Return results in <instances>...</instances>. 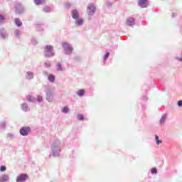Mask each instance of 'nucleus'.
Listing matches in <instances>:
<instances>
[{
  "label": "nucleus",
  "mask_w": 182,
  "mask_h": 182,
  "mask_svg": "<svg viewBox=\"0 0 182 182\" xmlns=\"http://www.w3.org/2000/svg\"><path fill=\"white\" fill-rule=\"evenodd\" d=\"M0 171H1V172L6 171V166H1L0 167Z\"/></svg>",
  "instance_id": "58836bf2"
},
{
  "label": "nucleus",
  "mask_w": 182,
  "mask_h": 182,
  "mask_svg": "<svg viewBox=\"0 0 182 182\" xmlns=\"http://www.w3.org/2000/svg\"><path fill=\"white\" fill-rule=\"evenodd\" d=\"M7 137L8 139H10V140H12L15 139V135H14L13 134H8Z\"/></svg>",
  "instance_id": "473e14b6"
},
{
  "label": "nucleus",
  "mask_w": 182,
  "mask_h": 182,
  "mask_svg": "<svg viewBox=\"0 0 182 182\" xmlns=\"http://www.w3.org/2000/svg\"><path fill=\"white\" fill-rule=\"evenodd\" d=\"M86 91L83 89H80L78 91L76 92L77 96H79V97H83L85 96V93Z\"/></svg>",
  "instance_id": "a211bd4d"
},
{
  "label": "nucleus",
  "mask_w": 182,
  "mask_h": 182,
  "mask_svg": "<svg viewBox=\"0 0 182 182\" xmlns=\"http://www.w3.org/2000/svg\"><path fill=\"white\" fill-rule=\"evenodd\" d=\"M43 75H44V76H48L49 77V73H48V71H43Z\"/></svg>",
  "instance_id": "a19ab883"
},
{
  "label": "nucleus",
  "mask_w": 182,
  "mask_h": 182,
  "mask_svg": "<svg viewBox=\"0 0 182 182\" xmlns=\"http://www.w3.org/2000/svg\"><path fill=\"white\" fill-rule=\"evenodd\" d=\"M35 77V73L31 71H27L25 74V79L26 80H32Z\"/></svg>",
  "instance_id": "9b49d317"
},
{
  "label": "nucleus",
  "mask_w": 182,
  "mask_h": 182,
  "mask_svg": "<svg viewBox=\"0 0 182 182\" xmlns=\"http://www.w3.org/2000/svg\"><path fill=\"white\" fill-rule=\"evenodd\" d=\"M45 58H53L55 56V48L51 45H46L43 49Z\"/></svg>",
  "instance_id": "7ed1b4c3"
},
{
  "label": "nucleus",
  "mask_w": 182,
  "mask_h": 182,
  "mask_svg": "<svg viewBox=\"0 0 182 182\" xmlns=\"http://www.w3.org/2000/svg\"><path fill=\"white\" fill-rule=\"evenodd\" d=\"M52 66V63L50 61H46L44 63L45 68H50Z\"/></svg>",
  "instance_id": "cd10ccee"
},
{
  "label": "nucleus",
  "mask_w": 182,
  "mask_h": 182,
  "mask_svg": "<svg viewBox=\"0 0 182 182\" xmlns=\"http://www.w3.org/2000/svg\"><path fill=\"white\" fill-rule=\"evenodd\" d=\"M166 119H167V114H164L159 120V124H164V123H166Z\"/></svg>",
  "instance_id": "aec40b11"
},
{
  "label": "nucleus",
  "mask_w": 182,
  "mask_h": 182,
  "mask_svg": "<svg viewBox=\"0 0 182 182\" xmlns=\"http://www.w3.org/2000/svg\"><path fill=\"white\" fill-rule=\"evenodd\" d=\"M138 6L144 9L149 6V0H138Z\"/></svg>",
  "instance_id": "1a4fd4ad"
},
{
  "label": "nucleus",
  "mask_w": 182,
  "mask_h": 182,
  "mask_svg": "<svg viewBox=\"0 0 182 182\" xmlns=\"http://www.w3.org/2000/svg\"><path fill=\"white\" fill-rule=\"evenodd\" d=\"M109 56H110V53L107 52L103 57V65H106V60L109 59Z\"/></svg>",
  "instance_id": "412c9836"
},
{
  "label": "nucleus",
  "mask_w": 182,
  "mask_h": 182,
  "mask_svg": "<svg viewBox=\"0 0 182 182\" xmlns=\"http://www.w3.org/2000/svg\"><path fill=\"white\" fill-rule=\"evenodd\" d=\"M176 60H178L179 62H182V53L180 55H178L176 57Z\"/></svg>",
  "instance_id": "e433bc0d"
},
{
  "label": "nucleus",
  "mask_w": 182,
  "mask_h": 182,
  "mask_svg": "<svg viewBox=\"0 0 182 182\" xmlns=\"http://www.w3.org/2000/svg\"><path fill=\"white\" fill-rule=\"evenodd\" d=\"M11 181V178L8 174H2L0 176V182H9Z\"/></svg>",
  "instance_id": "ddd939ff"
},
{
  "label": "nucleus",
  "mask_w": 182,
  "mask_h": 182,
  "mask_svg": "<svg viewBox=\"0 0 182 182\" xmlns=\"http://www.w3.org/2000/svg\"><path fill=\"white\" fill-rule=\"evenodd\" d=\"M151 174H157V168H152L151 169Z\"/></svg>",
  "instance_id": "c9c22d12"
},
{
  "label": "nucleus",
  "mask_w": 182,
  "mask_h": 182,
  "mask_svg": "<svg viewBox=\"0 0 182 182\" xmlns=\"http://www.w3.org/2000/svg\"><path fill=\"white\" fill-rule=\"evenodd\" d=\"M49 82L53 83L55 82V75L50 74L48 77Z\"/></svg>",
  "instance_id": "393cba45"
},
{
  "label": "nucleus",
  "mask_w": 182,
  "mask_h": 182,
  "mask_svg": "<svg viewBox=\"0 0 182 182\" xmlns=\"http://www.w3.org/2000/svg\"><path fill=\"white\" fill-rule=\"evenodd\" d=\"M44 92L46 93V99L49 103H52L55 100V92H53V88L50 85H45L43 87Z\"/></svg>",
  "instance_id": "f257e3e1"
},
{
  "label": "nucleus",
  "mask_w": 182,
  "mask_h": 182,
  "mask_svg": "<svg viewBox=\"0 0 182 182\" xmlns=\"http://www.w3.org/2000/svg\"><path fill=\"white\" fill-rule=\"evenodd\" d=\"M36 100L38 102V103H42V102H43V97L41 95H38Z\"/></svg>",
  "instance_id": "bb28decb"
},
{
  "label": "nucleus",
  "mask_w": 182,
  "mask_h": 182,
  "mask_svg": "<svg viewBox=\"0 0 182 182\" xmlns=\"http://www.w3.org/2000/svg\"><path fill=\"white\" fill-rule=\"evenodd\" d=\"M62 46L65 55H72L73 52V47H72V45L68 43H63Z\"/></svg>",
  "instance_id": "39448f33"
},
{
  "label": "nucleus",
  "mask_w": 182,
  "mask_h": 182,
  "mask_svg": "<svg viewBox=\"0 0 182 182\" xmlns=\"http://www.w3.org/2000/svg\"><path fill=\"white\" fill-rule=\"evenodd\" d=\"M21 110H23V112H28L29 110V106L28 105V104L26 103H23L21 104Z\"/></svg>",
  "instance_id": "6ab92c4d"
},
{
  "label": "nucleus",
  "mask_w": 182,
  "mask_h": 182,
  "mask_svg": "<svg viewBox=\"0 0 182 182\" xmlns=\"http://www.w3.org/2000/svg\"><path fill=\"white\" fill-rule=\"evenodd\" d=\"M155 141L157 146H160L163 143V141L159 139V135H155Z\"/></svg>",
  "instance_id": "5701e85b"
},
{
  "label": "nucleus",
  "mask_w": 182,
  "mask_h": 182,
  "mask_svg": "<svg viewBox=\"0 0 182 182\" xmlns=\"http://www.w3.org/2000/svg\"><path fill=\"white\" fill-rule=\"evenodd\" d=\"M77 120L83 122V120H85V116H83V114H78L77 115Z\"/></svg>",
  "instance_id": "a878e982"
},
{
  "label": "nucleus",
  "mask_w": 182,
  "mask_h": 182,
  "mask_svg": "<svg viewBox=\"0 0 182 182\" xmlns=\"http://www.w3.org/2000/svg\"><path fill=\"white\" fill-rule=\"evenodd\" d=\"M31 43L33 45H38V40L35 38H31Z\"/></svg>",
  "instance_id": "7c9ffc66"
},
{
  "label": "nucleus",
  "mask_w": 182,
  "mask_h": 182,
  "mask_svg": "<svg viewBox=\"0 0 182 182\" xmlns=\"http://www.w3.org/2000/svg\"><path fill=\"white\" fill-rule=\"evenodd\" d=\"M178 107H182V100L178 101Z\"/></svg>",
  "instance_id": "ea45409f"
},
{
  "label": "nucleus",
  "mask_w": 182,
  "mask_h": 182,
  "mask_svg": "<svg viewBox=\"0 0 182 182\" xmlns=\"http://www.w3.org/2000/svg\"><path fill=\"white\" fill-rule=\"evenodd\" d=\"M36 5H41L42 4V0H34Z\"/></svg>",
  "instance_id": "4c0bfd02"
},
{
  "label": "nucleus",
  "mask_w": 182,
  "mask_h": 182,
  "mask_svg": "<svg viewBox=\"0 0 182 182\" xmlns=\"http://www.w3.org/2000/svg\"><path fill=\"white\" fill-rule=\"evenodd\" d=\"M75 24L77 26H82V25H83V23L85 22L83 18H80L78 17L77 19H75Z\"/></svg>",
  "instance_id": "dca6fc26"
},
{
  "label": "nucleus",
  "mask_w": 182,
  "mask_h": 182,
  "mask_svg": "<svg viewBox=\"0 0 182 182\" xmlns=\"http://www.w3.org/2000/svg\"><path fill=\"white\" fill-rule=\"evenodd\" d=\"M55 68H56L57 72H65V70H66V68L63 67V65H62V63L59 62H58L55 64Z\"/></svg>",
  "instance_id": "4468645a"
},
{
  "label": "nucleus",
  "mask_w": 182,
  "mask_h": 182,
  "mask_svg": "<svg viewBox=\"0 0 182 182\" xmlns=\"http://www.w3.org/2000/svg\"><path fill=\"white\" fill-rule=\"evenodd\" d=\"M106 5L107 8H112L113 3H112V1H107Z\"/></svg>",
  "instance_id": "72a5a7b5"
},
{
  "label": "nucleus",
  "mask_w": 182,
  "mask_h": 182,
  "mask_svg": "<svg viewBox=\"0 0 182 182\" xmlns=\"http://www.w3.org/2000/svg\"><path fill=\"white\" fill-rule=\"evenodd\" d=\"M28 176L26 173H21L20 175L17 176L16 178V182H26L28 180Z\"/></svg>",
  "instance_id": "6e6552de"
},
{
  "label": "nucleus",
  "mask_w": 182,
  "mask_h": 182,
  "mask_svg": "<svg viewBox=\"0 0 182 182\" xmlns=\"http://www.w3.org/2000/svg\"><path fill=\"white\" fill-rule=\"evenodd\" d=\"M31 130L32 129L29 127H22L20 129V134L21 136H28Z\"/></svg>",
  "instance_id": "0eeeda50"
},
{
  "label": "nucleus",
  "mask_w": 182,
  "mask_h": 182,
  "mask_svg": "<svg viewBox=\"0 0 182 182\" xmlns=\"http://www.w3.org/2000/svg\"><path fill=\"white\" fill-rule=\"evenodd\" d=\"M53 11L52 9V7L49 6H45L43 8V12H44L45 14H50V12Z\"/></svg>",
  "instance_id": "f3484780"
},
{
  "label": "nucleus",
  "mask_w": 182,
  "mask_h": 182,
  "mask_svg": "<svg viewBox=\"0 0 182 182\" xmlns=\"http://www.w3.org/2000/svg\"><path fill=\"white\" fill-rule=\"evenodd\" d=\"M27 100L28 102H30L31 103H33V102H36V99L31 95L27 96Z\"/></svg>",
  "instance_id": "4be33fe9"
},
{
  "label": "nucleus",
  "mask_w": 182,
  "mask_h": 182,
  "mask_svg": "<svg viewBox=\"0 0 182 182\" xmlns=\"http://www.w3.org/2000/svg\"><path fill=\"white\" fill-rule=\"evenodd\" d=\"M14 35L16 36H21V35H22V31H21L20 30H15Z\"/></svg>",
  "instance_id": "c85d7f7f"
},
{
  "label": "nucleus",
  "mask_w": 182,
  "mask_h": 182,
  "mask_svg": "<svg viewBox=\"0 0 182 182\" xmlns=\"http://www.w3.org/2000/svg\"><path fill=\"white\" fill-rule=\"evenodd\" d=\"M51 156H52V155H51V154H50V155H49V156H48V157H49V159H50V157H51Z\"/></svg>",
  "instance_id": "a18cd8bd"
},
{
  "label": "nucleus",
  "mask_w": 182,
  "mask_h": 182,
  "mask_svg": "<svg viewBox=\"0 0 182 182\" xmlns=\"http://www.w3.org/2000/svg\"><path fill=\"white\" fill-rule=\"evenodd\" d=\"M174 16H176V14L173 13L172 14V17L174 18Z\"/></svg>",
  "instance_id": "c03bdc74"
},
{
  "label": "nucleus",
  "mask_w": 182,
  "mask_h": 182,
  "mask_svg": "<svg viewBox=\"0 0 182 182\" xmlns=\"http://www.w3.org/2000/svg\"><path fill=\"white\" fill-rule=\"evenodd\" d=\"M15 24L16 26H22V21L19 18H16L15 19Z\"/></svg>",
  "instance_id": "b1692460"
},
{
  "label": "nucleus",
  "mask_w": 182,
  "mask_h": 182,
  "mask_svg": "<svg viewBox=\"0 0 182 182\" xmlns=\"http://www.w3.org/2000/svg\"><path fill=\"white\" fill-rule=\"evenodd\" d=\"M65 6H66V8H68V9L70 8V4L67 3V4H65Z\"/></svg>",
  "instance_id": "79ce46f5"
},
{
  "label": "nucleus",
  "mask_w": 182,
  "mask_h": 182,
  "mask_svg": "<svg viewBox=\"0 0 182 182\" xmlns=\"http://www.w3.org/2000/svg\"><path fill=\"white\" fill-rule=\"evenodd\" d=\"M96 5L93 3H89L87 6V14L88 15V19L90 21L92 16L96 13Z\"/></svg>",
  "instance_id": "20e7f679"
},
{
  "label": "nucleus",
  "mask_w": 182,
  "mask_h": 182,
  "mask_svg": "<svg viewBox=\"0 0 182 182\" xmlns=\"http://www.w3.org/2000/svg\"><path fill=\"white\" fill-rule=\"evenodd\" d=\"M60 146V141L59 139L54 140L51 144V151L53 157H59L60 154V149H59Z\"/></svg>",
  "instance_id": "f03ea898"
},
{
  "label": "nucleus",
  "mask_w": 182,
  "mask_h": 182,
  "mask_svg": "<svg viewBox=\"0 0 182 182\" xmlns=\"http://www.w3.org/2000/svg\"><path fill=\"white\" fill-rule=\"evenodd\" d=\"M8 38V32L4 28H0V38L6 39Z\"/></svg>",
  "instance_id": "f8f14e48"
},
{
  "label": "nucleus",
  "mask_w": 182,
  "mask_h": 182,
  "mask_svg": "<svg viewBox=\"0 0 182 182\" xmlns=\"http://www.w3.org/2000/svg\"><path fill=\"white\" fill-rule=\"evenodd\" d=\"M126 23L127 26H134V25H136V18L134 17H128Z\"/></svg>",
  "instance_id": "9d476101"
},
{
  "label": "nucleus",
  "mask_w": 182,
  "mask_h": 182,
  "mask_svg": "<svg viewBox=\"0 0 182 182\" xmlns=\"http://www.w3.org/2000/svg\"><path fill=\"white\" fill-rule=\"evenodd\" d=\"M71 15L73 19L75 20L80 17V14H79V11L77 9H74L71 11Z\"/></svg>",
  "instance_id": "2eb2a0df"
},
{
  "label": "nucleus",
  "mask_w": 182,
  "mask_h": 182,
  "mask_svg": "<svg viewBox=\"0 0 182 182\" xmlns=\"http://www.w3.org/2000/svg\"><path fill=\"white\" fill-rule=\"evenodd\" d=\"M4 21H5V17L0 14V23H4Z\"/></svg>",
  "instance_id": "f704fd0d"
},
{
  "label": "nucleus",
  "mask_w": 182,
  "mask_h": 182,
  "mask_svg": "<svg viewBox=\"0 0 182 182\" xmlns=\"http://www.w3.org/2000/svg\"><path fill=\"white\" fill-rule=\"evenodd\" d=\"M63 113H68L69 112V108L68 107H64L62 109Z\"/></svg>",
  "instance_id": "2f4dec72"
},
{
  "label": "nucleus",
  "mask_w": 182,
  "mask_h": 182,
  "mask_svg": "<svg viewBox=\"0 0 182 182\" xmlns=\"http://www.w3.org/2000/svg\"><path fill=\"white\" fill-rule=\"evenodd\" d=\"M16 14H23L25 12V8L21 3H16L15 4Z\"/></svg>",
  "instance_id": "423d86ee"
},
{
  "label": "nucleus",
  "mask_w": 182,
  "mask_h": 182,
  "mask_svg": "<svg viewBox=\"0 0 182 182\" xmlns=\"http://www.w3.org/2000/svg\"><path fill=\"white\" fill-rule=\"evenodd\" d=\"M143 99H144V100H147V97L144 96V97H143Z\"/></svg>",
  "instance_id": "37998d69"
},
{
  "label": "nucleus",
  "mask_w": 182,
  "mask_h": 182,
  "mask_svg": "<svg viewBox=\"0 0 182 182\" xmlns=\"http://www.w3.org/2000/svg\"><path fill=\"white\" fill-rule=\"evenodd\" d=\"M6 127V122L5 121H2L0 122L1 129H5Z\"/></svg>",
  "instance_id": "c756f323"
}]
</instances>
